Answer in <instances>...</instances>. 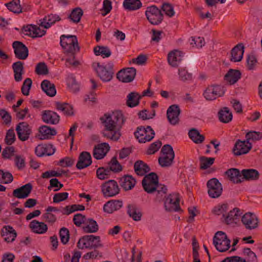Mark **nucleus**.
<instances>
[{
  "mask_svg": "<svg viewBox=\"0 0 262 262\" xmlns=\"http://www.w3.org/2000/svg\"><path fill=\"white\" fill-rule=\"evenodd\" d=\"M100 119L104 127L102 132L103 136L117 141L121 137L120 130L125 122L122 112L117 111L111 114H105Z\"/></svg>",
  "mask_w": 262,
  "mask_h": 262,
  "instance_id": "f257e3e1",
  "label": "nucleus"
},
{
  "mask_svg": "<svg viewBox=\"0 0 262 262\" xmlns=\"http://www.w3.org/2000/svg\"><path fill=\"white\" fill-rule=\"evenodd\" d=\"M93 66L102 81L108 82L113 79L115 73L113 62L110 61L105 66L101 65L99 62L94 63Z\"/></svg>",
  "mask_w": 262,
  "mask_h": 262,
  "instance_id": "f03ea898",
  "label": "nucleus"
},
{
  "mask_svg": "<svg viewBox=\"0 0 262 262\" xmlns=\"http://www.w3.org/2000/svg\"><path fill=\"white\" fill-rule=\"evenodd\" d=\"M103 244L101 243L100 237L94 235H86L79 238L77 243L79 249H87L93 250V248H102Z\"/></svg>",
  "mask_w": 262,
  "mask_h": 262,
  "instance_id": "7ed1b4c3",
  "label": "nucleus"
},
{
  "mask_svg": "<svg viewBox=\"0 0 262 262\" xmlns=\"http://www.w3.org/2000/svg\"><path fill=\"white\" fill-rule=\"evenodd\" d=\"M134 135L139 142L144 143L150 141L155 137V133L150 126L137 127Z\"/></svg>",
  "mask_w": 262,
  "mask_h": 262,
  "instance_id": "20e7f679",
  "label": "nucleus"
},
{
  "mask_svg": "<svg viewBox=\"0 0 262 262\" xmlns=\"http://www.w3.org/2000/svg\"><path fill=\"white\" fill-rule=\"evenodd\" d=\"M159 178L154 172L145 175L142 182L143 188L148 193H152L156 191V186L158 184Z\"/></svg>",
  "mask_w": 262,
  "mask_h": 262,
  "instance_id": "39448f33",
  "label": "nucleus"
},
{
  "mask_svg": "<svg viewBox=\"0 0 262 262\" xmlns=\"http://www.w3.org/2000/svg\"><path fill=\"white\" fill-rule=\"evenodd\" d=\"M145 15L149 22L154 25H158L163 20V14L161 10L155 5L147 8Z\"/></svg>",
  "mask_w": 262,
  "mask_h": 262,
  "instance_id": "423d86ee",
  "label": "nucleus"
},
{
  "mask_svg": "<svg viewBox=\"0 0 262 262\" xmlns=\"http://www.w3.org/2000/svg\"><path fill=\"white\" fill-rule=\"evenodd\" d=\"M207 187L208 195L211 198H217L222 193V185L216 178H214L208 180Z\"/></svg>",
  "mask_w": 262,
  "mask_h": 262,
  "instance_id": "0eeeda50",
  "label": "nucleus"
},
{
  "mask_svg": "<svg viewBox=\"0 0 262 262\" xmlns=\"http://www.w3.org/2000/svg\"><path fill=\"white\" fill-rule=\"evenodd\" d=\"M102 192L105 197H113L118 194L120 188L117 182L114 180L105 182L101 186Z\"/></svg>",
  "mask_w": 262,
  "mask_h": 262,
  "instance_id": "6e6552de",
  "label": "nucleus"
},
{
  "mask_svg": "<svg viewBox=\"0 0 262 262\" xmlns=\"http://www.w3.org/2000/svg\"><path fill=\"white\" fill-rule=\"evenodd\" d=\"M224 94L223 88L220 85L208 86L204 91L203 95L207 100L211 101L222 96Z\"/></svg>",
  "mask_w": 262,
  "mask_h": 262,
  "instance_id": "1a4fd4ad",
  "label": "nucleus"
},
{
  "mask_svg": "<svg viewBox=\"0 0 262 262\" xmlns=\"http://www.w3.org/2000/svg\"><path fill=\"white\" fill-rule=\"evenodd\" d=\"M164 206L165 209L169 212L180 210L179 194L176 193L169 194L165 200Z\"/></svg>",
  "mask_w": 262,
  "mask_h": 262,
  "instance_id": "9d476101",
  "label": "nucleus"
},
{
  "mask_svg": "<svg viewBox=\"0 0 262 262\" xmlns=\"http://www.w3.org/2000/svg\"><path fill=\"white\" fill-rule=\"evenodd\" d=\"M74 48L71 43L68 44V47L64 48V53L68 56L70 57L66 59V62L69 63L70 64L77 66L79 64V62L77 60H75V54L80 50V47L78 42L74 45Z\"/></svg>",
  "mask_w": 262,
  "mask_h": 262,
  "instance_id": "9b49d317",
  "label": "nucleus"
},
{
  "mask_svg": "<svg viewBox=\"0 0 262 262\" xmlns=\"http://www.w3.org/2000/svg\"><path fill=\"white\" fill-rule=\"evenodd\" d=\"M242 222L246 229L253 230L258 226V219L253 213H246L242 217Z\"/></svg>",
  "mask_w": 262,
  "mask_h": 262,
  "instance_id": "f8f14e48",
  "label": "nucleus"
},
{
  "mask_svg": "<svg viewBox=\"0 0 262 262\" xmlns=\"http://www.w3.org/2000/svg\"><path fill=\"white\" fill-rule=\"evenodd\" d=\"M16 131L18 139L22 141L28 140L32 133L31 127L26 122L19 123L16 127Z\"/></svg>",
  "mask_w": 262,
  "mask_h": 262,
  "instance_id": "ddd939ff",
  "label": "nucleus"
},
{
  "mask_svg": "<svg viewBox=\"0 0 262 262\" xmlns=\"http://www.w3.org/2000/svg\"><path fill=\"white\" fill-rule=\"evenodd\" d=\"M15 56L18 59L25 60L29 55L28 48L22 42L15 41L12 43Z\"/></svg>",
  "mask_w": 262,
  "mask_h": 262,
  "instance_id": "4468645a",
  "label": "nucleus"
},
{
  "mask_svg": "<svg viewBox=\"0 0 262 262\" xmlns=\"http://www.w3.org/2000/svg\"><path fill=\"white\" fill-rule=\"evenodd\" d=\"M136 75V69L132 67L119 71L117 74V78L123 82H130L134 79Z\"/></svg>",
  "mask_w": 262,
  "mask_h": 262,
  "instance_id": "2eb2a0df",
  "label": "nucleus"
},
{
  "mask_svg": "<svg viewBox=\"0 0 262 262\" xmlns=\"http://www.w3.org/2000/svg\"><path fill=\"white\" fill-rule=\"evenodd\" d=\"M251 148V143L247 144V140L238 139L232 149V152L235 156H238L247 154Z\"/></svg>",
  "mask_w": 262,
  "mask_h": 262,
  "instance_id": "dca6fc26",
  "label": "nucleus"
},
{
  "mask_svg": "<svg viewBox=\"0 0 262 262\" xmlns=\"http://www.w3.org/2000/svg\"><path fill=\"white\" fill-rule=\"evenodd\" d=\"M180 112L178 105L173 104L168 107L167 110V117L171 124L176 125L179 123Z\"/></svg>",
  "mask_w": 262,
  "mask_h": 262,
  "instance_id": "f3484780",
  "label": "nucleus"
},
{
  "mask_svg": "<svg viewBox=\"0 0 262 262\" xmlns=\"http://www.w3.org/2000/svg\"><path fill=\"white\" fill-rule=\"evenodd\" d=\"M110 150V146L107 143H102L95 145L93 149V157L97 160L103 159Z\"/></svg>",
  "mask_w": 262,
  "mask_h": 262,
  "instance_id": "a211bd4d",
  "label": "nucleus"
},
{
  "mask_svg": "<svg viewBox=\"0 0 262 262\" xmlns=\"http://www.w3.org/2000/svg\"><path fill=\"white\" fill-rule=\"evenodd\" d=\"M32 188V185L28 183L14 189L12 193L13 196L18 199L27 198L31 193Z\"/></svg>",
  "mask_w": 262,
  "mask_h": 262,
  "instance_id": "6ab92c4d",
  "label": "nucleus"
},
{
  "mask_svg": "<svg viewBox=\"0 0 262 262\" xmlns=\"http://www.w3.org/2000/svg\"><path fill=\"white\" fill-rule=\"evenodd\" d=\"M92 163V160L90 153L88 151H82L79 156L76 167L78 169H82L91 165Z\"/></svg>",
  "mask_w": 262,
  "mask_h": 262,
  "instance_id": "aec40b11",
  "label": "nucleus"
},
{
  "mask_svg": "<svg viewBox=\"0 0 262 262\" xmlns=\"http://www.w3.org/2000/svg\"><path fill=\"white\" fill-rule=\"evenodd\" d=\"M41 119L46 123L57 124L59 122L60 117L56 112L50 110H45L42 112Z\"/></svg>",
  "mask_w": 262,
  "mask_h": 262,
  "instance_id": "412c9836",
  "label": "nucleus"
},
{
  "mask_svg": "<svg viewBox=\"0 0 262 262\" xmlns=\"http://www.w3.org/2000/svg\"><path fill=\"white\" fill-rule=\"evenodd\" d=\"M184 53L180 51L174 50L169 52L167 56L168 63L172 67H177L182 60Z\"/></svg>",
  "mask_w": 262,
  "mask_h": 262,
  "instance_id": "4be33fe9",
  "label": "nucleus"
},
{
  "mask_svg": "<svg viewBox=\"0 0 262 262\" xmlns=\"http://www.w3.org/2000/svg\"><path fill=\"white\" fill-rule=\"evenodd\" d=\"M1 235L4 241L7 243L13 242L16 237L17 233L13 228L10 226H5L1 230Z\"/></svg>",
  "mask_w": 262,
  "mask_h": 262,
  "instance_id": "5701e85b",
  "label": "nucleus"
},
{
  "mask_svg": "<svg viewBox=\"0 0 262 262\" xmlns=\"http://www.w3.org/2000/svg\"><path fill=\"white\" fill-rule=\"evenodd\" d=\"M225 174L234 183L238 184L243 182V180H242V171H240L237 168H231L228 169L225 171Z\"/></svg>",
  "mask_w": 262,
  "mask_h": 262,
  "instance_id": "b1692460",
  "label": "nucleus"
},
{
  "mask_svg": "<svg viewBox=\"0 0 262 262\" xmlns=\"http://www.w3.org/2000/svg\"><path fill=\"white\" fill-rule=\"evenodd\" d=\"M244 52V46L243 43H238L231 51L230 60L233 62H239L243 58Z\"/></svg>",
  "mask_w": 262,
  "mask_h": 262,
  "instance_id": "393cba45",
  "label": "nucleus"
},
{
  "mask_svg": "<svg viewBox=\"0 0 262 262\" xmlns=\"http://www.w3.org/2000/svg\"><path fill=\"white\" fill-rule=\"evenodd\" d=\"M241 214L242 212L240 209L238 208H234L227 215L223 214L224 222L227 225L236 223V220L239 219Z\"/></svg>",
  "mask_w": 262,
  "mask_h": 262,
  "instance_id": "a878e982",
  "label": "nucleus"
},
{
  "mask_svg": "<svg viewBox=\"0 0 262 262\" xmlns=\"http://www.w3.org/2000/svg\"><path fill=\"white\" fill-rule=\"evenodd\" d=\"M39 132L40 133L39 138L40 140L50 139L52 136L57 134V132L55 128L47 125L40 126L39 128Z\"/></svg>",
  "mask_w": 262,
  "mask_h": 262,
  "instance_id": "bb28decb",
  "label": "nucleus"
},
{
  "mask_svg": "<svg viewBox=\"0 0 262 262\" xmlns=\"http://www.w3.org/2000/svg\"><path fill=\"white\" fill-rule=\"evenodd\" d=\"M242 180L256 181L259 178V172L255 169H244L242 170Z\"/></svg>",
  "mask_w": 262,
  "mask_h": 262,
  "instance_id": "cd10ccee",
  "label": "nucleus"
},
{
  "mask_svg": "<svg viewBox=\"0 0 262 262\" xmlns=\"http://www.w3.org/2000/svg\"><path fill=\"white\" fill-rule=\"evenodd\" d=\"M123 205L122 201L111 200L106 202L103 206V210L105 212L112 213L114 211L120 209Z\"/></svg>",
  "mask_w": 262,
  "mask_h": 262,
  "instance_id": "c85d7f7f",
  "label": "nucleus"
},
{
  "mask_svg": "<svg viewBox=\"0 0 262 262\" xmlns=\"http://www.w3.org/2000/svg\"><path fill=\"white\" fill-rule=\"evenodd\" d=\"M82 229L85 233H96L99 230V226L96 221L92 218H87L82 226Z\"/></svg>",
  "mask_w": 262,
  "mask_h": 262,
  "instance_id": "c756f323",
  "label": "nucleus"
},
{
  "mask_svg": "<svg viewBox=\"0 0 262 262\" xmlns=\"http://www.w3.org/2000/svg\"><path fill=\"white\" fill-rule=\"evenodd\" d=\"M136 182L135 179L132 176L129 175L121 178L119 181L120 185L125 190L132 189L135 186Z\"/></svg>",
  "mask_w": 262,
  "mask_h": 262,
  "instance_id": "7c9ffc66",
  "label": "nucleus"
},
{
  "mask_svg": "<svg viewBox=\"0 0 262 262\" xmlns=\"http://www.w3.org/2000/svg\"><path fill=\"white\" fill-rule=\"evenodd\" d=\"M232 113L227 107H224L218 112L219 120L224 123L230 122L232 119Z\"/></svg>",
  "mask_w": 262,
  "mask_h": 262,
  "instance_id": "2f4dec72",
  "label": "nucleus"
},
{
  "mask_svg": "<svg viewBox=\"0 0 262 262\" xmlns=\"http://www.w3.org/2000/svg\"><path fill=\"white\" fill-rule=\"evenodd\" d=\"M42 90L49 96L53 97L56 94V90L54 84L48 80H44L41 83Z\"/></svg>",
  "mask_w": 262,
  "mask_h": 262,
  "instance_id": "473e14b6",
  "label": "nucleus"
},
{
  "mask_svg": "<svg viewBox=\"0 0 262 262\" xmlns=\"http://www.w3.org/2000/svg\"><path fill=\"white\" fill-rule=\"evenodd\" d=\"M61 20L60 17L57 14H50L46 16L39 25L45 29H48L51 25L55 24L56 21Z\"/></svg>",
  "mask_w": 262,
  "mask_h": 262,
  "instance_id": "72a5a7b5",
  "label": "nucleus"
},
{
  "mask_svg": "<svg viewBox=\"0 0 262 262\" xmlns=\"http://www.w3.org/2000/svg\"><path fill=\"white\" fill-rule=\"evenodd\" d=\"M241 77V73L239 70L230 69L225 76V80L230 84L235 83Z\"/></svg>",
  "mask_w": 262,
  "mask_h": 262,
  "instance_id": "f704fd0d",
  "label": "nucleus"
},
{
  "mask_svg": "<svg viewBox=\"0 0 262 262\" xmlns=\"http://www.w3.org/2000/svg\"><path fill=\"white\" fill-rule=\"evenodd\" d=\"M29 227L34 232L38 234H43L48 230L47 225L43 222H39L37 220H33L30 222Z\"/></svg>",
  "mask_w": 262,
  "mask_h": 262,
  "instance_id": "c9c22d12",
  "label": "nucleus"
},
{
  "mask_svg": "<svg viewBox=\"0 0 262 262\" xmlns=\"http://www.w3.org/2000/svg\"><path fill=\"white\" fill-rule=\"evenodd\" d=\"M134 170L138 176H143L150 170L149 166L141 160L137 161L134 164Z\"/></svg>",
  "mask_w": 262,
  "mask_h": 262,
  "instance_id": "e433bc0d",
  "label": "nucleus"
},
{
  "mask_svg": "<svg viewBox=\"0 0 262 262\" xmlns=\"http://www.w3.org/2000/svg\"><path fill=\"white\" fill-rule=\"evenodd\" d=\"M142 98L138 93L136 92H130L127 96L126 105L129 107H134L139 104L140 100Z\"/></svg>",
  "mask_w": 262,
  "mask_h": 262,
  "instance_id": "4c0bfd02",
  "label": "nucleus"
},
{
  "mask_svg": "<svg viewBox=\"0 0 262 262\" xmlns=\"http://www.w3.org/2000/svg\"><path fill=\"white\" fill-rule=\"evenodd\" d=\"M24 63L18 61L13 63L12 69L14 73V79L16 82L20 81L22 79V75L24 72Z\"/></svg>",
  "mask_w": 262,
  "mask_h": 262,
  "instance_id": "58836bf2",
  "label": "nucleus"
},
{
  "mask_svg": "<svg viewBox=\"0 0 262 262\" xmlns=\"http://www.w3.org/2000/svg\"><path fill=\"white\" fill-rule=\"evenodd\" d=\"M77 42V37L75 35H62L60 36V44L63 49L65 47H68V44H70V43L72 44L73 48H74V45Z\"/></svg>",
  "mask_w": 262,
  "mask_h": 262,
  "instance_id": "ea45409f",
  "label": "nucleus"
},
{
  "mask_svg": "<svg viewBox=\"0 0 262 262\" xmlns=\"http://www.w3.org/2000/svg\"><path fill=\"white\" fill-rule=\"evenodd\" d=\"M127 212L129 216L134 221H139L141 220L142 213L138 210L136 205L133 204L128 205Z\"/></svg>",
  "mask_w": 262,
  "mask_h": 262,
  "instance_id": "a19ab883",
  "label": "nucleus"
},
{
  "mask_svg": "<svg viewBox=\"0 0 262 262\" xmlns=\"http://www.w3.org/2000/svg\"><path fill=\"white\" fill-rule=\"evenodd\" d=\"M55 106L57 110L63 112L66 115L72 116L74 115L73 106L68 103L56 102Z\"/></svg>",
  "mask_w": 262,
  "mask_h": 262,
  "instance_id": "79ce46f5",
  "label": "nucleus"
},
{
  "mask_svg": "<svg viewBox=\"0 0 262 262\" xmlns=\"http://www.w3.org/2000/svg\"><path fill=\"white\" fill-rule=\"evenodd\" d=\"M94 52L96 56L101 55L103 58L109 57L111 51L107 46H97L94 48Z\"/></svg>",
  "mask_w": 262,
  "mask_h": 262,
  "instance_id": "37998d69",
  "label": "nucleus"
},
{
  "mask_svg": "<svg viewBox=\"0 0 262 262\" xmlns=\"http://www.w3.org/2000/svg\"><path fill=\"white\" fill-rule=\"evenodd\" d=\"M142 5L140 0H124L123 2L124 8L129 11L139 9L142 7Z\"/></svg>",
  "mask_w": 262,
  "mask_h": 262,
  "instance_id": "c03bdc74",
  "label": "nucleus"
},
{
  "mask_svg": "<svg viewBox=\"0 0 262 262\" xmlns=\"http://www.w3.org/2000/svg\"><path fill=\"white\" fill-rule=\"evenodd\" d=\"M188 136L196 144L202 143L205 140L204 136L200 134L198 130L195 128H191L188 133Z\"/></svg>",
  "mask_w": 262,
  "mask_h": 262,
  "instance_id": "a18cd8bd",
  "label": "nucleus"
},
{
  "mask_svg": "<svg viewBox=\"0 0 262 262\" xmlns=\"http://www.w3.org/2000/svg\"><path fill=\"white\" fill-rule=\"evenodd\" d=\"M7 8L14 13L19 14L23 12L19 0H13L5 4Z\"/></svg>",
  "mask_w": 262,
  "mask_h": 262,
  "instance_id": "49530a36",
  "label": "nucleus"
},
{
  "mask_svg": "<svg viewBox=\"0 0 262 262\" xmlns=\"http://www.w3.org/2000/svg\"><path fill=\"white\" fill-rule=\"evenodd\" d=\"M82 15V10L80 8L78 7L72 11L70 14L68 16V18L74 23H78L80 21Z\"/></svg>",
  "mask_w": 262,
  "mask_h": 262,
  "instance_id": "de8ad7c7",
  "label": "nucleus"
},
{
  "mask_svg": "<svg viewBox=\"0 0 262 262\" xmlns=\"http://www.w3.org/2000/svg\"><path fill=\"white\" fill-rule=\"evenodd\" d=\"M230 240L228 238L225 240H222L220 242H215L213 243L216 249L221 252H224L227 251L230 247Z\"/></svg>",
  "mask_w": 262,
  "mask_h": 262,
  "instance_id": "09e8293b",
  "label": "nucleus"
},
{
  "mask_svg": "<svg viewBox=\"0 0 262 262\" xmlns=\"http://www.w3.org/2000/svg\"><path fill=\"white\" fill-rule=\"evenodd\" d=\"M100 249V248H93V250H90V251L85 253L83 255V258L85 260L102 258L103 254L102 252L99 250Z\"/></svg>",
  "mask_w": 262,
  "mask_h": 262,
  "instance_id": "8fccbe9b",
  "label": "nucleus"
},
{
  "mask_svg": "<svg viewBox=\"0 0 262 262\" xmlns=\"http://www.w3.org/2000/svg\"><path fill=\"white\" fill-rule=\"evenodd\" d=\"M108 169L112 172H118L122 170V167L121 164L117 160L116 157H113L111 160L108 163Z\"/></svg>",
  "mask_w": 262,
  "mask_h": 262,
  "instance_id": "3c124183",
  "label": "nucleus"
},
{
  "mask_svg": "<svg viewBox=\"0 0 262 262\" xmlns=\"http://www.w3.org/2000/svg\"><path fill=\"white\" fill-rule=\"evenodd\" d=\"M174 158L173 156L163 155L158 159L159 164L162 167H170L173 163Z\"/></svg>",
  "mask_w": 262,
  "mask_h": 262,
  "instance_id": "603ef678",
  "label": "nucleus"
},
{
  "mask_svg": "<svg viewBox=\"0 0 262 262\" xmlns=\"http://www.w3.org/2000/svg\"><path fill=\"white\" fill-rule=\"evenodd\" d=\"M201 169H206L211 166L214 162L215 158L201 156L199 158Z\"/></svg>",
  "mask_w": 262,
  "mask_h": 262,
  "instance_id": "864d4df0",
  "label": "nucleus"
},
{
  "mask_svg": "<svg viewBox=\"0 0 262 262\" xmlns=\"http://www.w3.org/2000/svg\"><path fill=\"white\" fill-rule=\"evenodd\" d=\"M112 172L107 167H100L96 170V175L100 180H104L110 178Z\"/></svg>",
  "mask_w": 262,
  "mask_h": 262,
  "instance_id": "5fc2aeb1",
  "label": "nucleus"
},
{
  "mask_svg": "<svg viewBox=\"0 0 262 262\" xmlns=\"http://www.w3.org/2000/svg\"><path fill=\"white\" fill-rule=\"evenodd\" d=\"M85 207L82 205L74 204L71 206H67L64 208V212L63 214L69 215L76 211H83Z\"/></svg>",
  "mask_w": 262,
  "mask_h": 262,
  "instance_id": "6e6d98bb",
  "label": "nucleus"
},
{
  "mask_svg": "<svg viewBox=\"0 0 262 262\" xmlns=\"http://www.w3.org/2000/svg\"><path fill=\"white\" fill-rule=\"evenodd\" d=\"M67 85L73 93H76L79 90V85L74 77H69L67 79Z\"/></svg>",
  "mask_w": 262,
  "mask_h": 262,
  "instance_id": "4d7b16f0",
  "label": "nucleus"
},
{
  "mask_svg": "<svg viewBox=\"0 0 262 262\" xmlns=\"http://www.w3.org/2000/svg\"><path fill=\"white\" fill-rule=\"evenodd\" d=\"M246 138L247 144L250 143V140L253 141H258L262 139V133L259 132H249L246 134Z\"/></svg>",
  "mask_w": 262,
  "mask_h": 262,
  "instance_id": "13d9d810",
  "label": "nucleus"
},
{
  "mask_svg": "<svg viewBox=\"0 0 262 262\" xmlns=\"http://www.w3.org/2000/svg\"><path fill=\"white\" fill-rule=\"evenodd\" d=\"M59 234L61 242L63 245L67 244L70 238V233L68 229L66 227L61 228L59 230Z\"/></svg>",
  "mask_w": 262,
  "mask_h": 262,
  "instance_id": "bf43d9fd",
  "label": "nucleus"
},
{
  "mask_svg": "<svg viewBox=\"0 0 262 262\" xmlns=\"http://www.w3.org/2000/svg\"><path fill=\"white\" fill-rule=\"evenodd\" d=\"M32 84V81L30 78H27L24 80L21 88V93L24 95L28 96L29 95Z\"/></svg>",
  "mask_w": 262,
  "mask_h": 262,
  "instance_id": "052dcab7",
  "label": "nucleus"
},
{
  "mask_svg": "<svg viewBox=\"0 0 262 262\" xmlns=\"http://www.w3.org/2000/svg\"><path fill=\"white\" fill-rule=\"evenodd\" d=\"M35 72L38 75H47L49 73L47 66L44 62L38 63L36 66Z\"/></svg>",
  "mask_w": 262,
  "mask_h": 262,
  "instance_id": "680f3d73",
  "label": "nucleus"
},
{
  "mask_svg": "<svg viewBox=\"0 0 262 262\" xmlns=\"http://www.w3.org/2000/svg\"><path fill=\"white\" fill-rule=\"evenodd\" d=\"M243 253L248 256V262H257V256L254 252L250 248H245L243 249Z\"/></svg>",
  "mask_w": 262,
  "mask_h": 262,
  "instance_id": "e2e57ef3",
  "label": "nucleus"
},
{
  "mask_svg": "<svg viewBox=\"0 0 262 262\" xmlns=\"http://www.w3.org/2000/svg\"><path fill=\"white\" fill-rule=\"evenodd\" d=\"M162 145V142L160 140H158L151 143L149 146L147 150V155H152L157 152Z\"/></svg>",
  "mask_w": 262,
  "mask_h": 262,
  "instance_id": "0e129e2a",
  "label": "nucleus"
},
{
  "mask_svg": "<svg viewBox=\"0 0 262 262\" xmlns=\"http://www.w3.org/2000/svg\"><path fill=\"white\" fill-rule=\"evenodd\" d=\"M15 141V135L13 129H9L7 133L5 139V143L8 145H10L12 144L14 141Z\"/></svg>",
  "mask_w": 262,
  "mask_h": 262,
  "instance_id": "69168bd1",
  "label": "nucleus"
},
{
  "mask_svg": "<svg viewBox=\"0 0 262 262\" xmlns=\"http://www.w3.org/2000/svg\"><path fill=\"white\" fill-rule=\"evenodd\" d=\"M86 219L85 215L81 213H77L74 216L73 221L76 226L80 227L81 224H84Z\"/></svg>",
  "mask_w": 262,
  "mask_h": 262,
  "instance_id": "338daca9",
  "label": "nucleus"
},
{
  "mask_svg": "<svg viewBox=\"0 0 262 262\" xmlns=\"http://www.w3.org/2000/svg\"><path fill=\"white\" fill-rule=\"evenodd\" d=\"M14 152V147L13 146H7L5 147L2 153V157L3 159H10L13 156Z\"/></svg>",
  "mask_w": 262,
  "mask_h": 262,
  "instance_id": "774afa93",
  "label": "nucleus"
}]
</instances>
